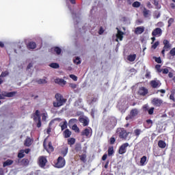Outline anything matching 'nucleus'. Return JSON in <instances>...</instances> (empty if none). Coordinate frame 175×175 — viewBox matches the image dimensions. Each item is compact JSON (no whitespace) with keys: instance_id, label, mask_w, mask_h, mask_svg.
I'll use <instances>...</instances> for the list:
<instances>
[{"instance_id":"obj_16","label":"nucleus","mask_w":175,"mask_h":175,"mask_svg":"<svg viewBox=\"0 0 175 175\" xmlns=\"http://www.w3.org/2000/svg\"><path fill=\"white\" fill-rule=\"evenodd\" d=\"M118 29V33L116 34V42H118V39L119 40L122 41V39H124V32L121 31L120 29H118V28H117Z\"/></svg>"},{"instance_id":"obj_22","label":"nucleus","mask_w":175,"mask_h":175,"mask_svg":"<svg viewBox=\"0 0 175 175\" xmlns=\"http://www.w3.org/2000/svg\"><path fill=\"white\" fill-rule=\"evenodd\" d=\"M33 121H35V122H37V128H40V126H42V120L40 118H36V116H34Z\"/></svg>"},{"instance_id":"obj_14","label":"nucleus","mask_w":175,"mask_h":175,"mask_svg":"<svg viewBox=\"0 0 175 175\" xmlns=\"http://www.w3.org/2000/svg\"><path fill=\"white\" fill-rule=\"evenodd\" d=\"M138 94L141 96H146V95H147V94H148V90H147V88H146L144 87H141L139 89Z\"/></svg>"},{"instance_id":"obj_51","label":"nucleus","mask_w":175,"mask_h":175,"mask_svg":"<svg viewBox=\"0 0 175 175\" xmlns=\"http://www.w3.org/2000/svg\"><path fill=\"white\" fill-rule=\"evenodd\" d=\"M155 68H156L157 72H159V73L162 72V69H161V65L157 64V65L155 66Z\"/></svg>"},{"instance_id":"obj_36","label":"nucleus","mask_w":175,"mask_h":175,"mask_svg":"<svg viewBox=\"0 0 175 175\" xmlns=\"http://www.w3.org/2000/svg\"><path fill=\"white\" fill-rule=\"evenodd\" d=\"M53 50H54L55 53H56V54H57V55H59V54H61V52L62 51L61 48H59L58 46H55L53 48Z\"/></svg>"},{"instance_id":"obj_50","label":"nucleus","mask_w":175,"mask_h":175,"mask_svg":"<svg viewBox=\"0 0 175 175\" xmlns=\"http://www.w3.org/2000/svg\"><path fill=\"white\" fill-rule=\"evenodd\" d=\"M109 120L111 122H113L114 125L117 124V119H116V118L111 117L109 118Z\"/></svg>"},{"instance_id":"obj_40","label":"nucleus","mask_w":175,"mask_h":175,"mask_svg":"<svg viewBox=\"0 0 175 175\" xmlns=\"http://www.w3.org/2000/svg\"><path fill=\"white\" fill-rule=\"evenodd\" d=\"M49 66L53 69H58V68H59V64L57 63H51L49 64Z\"/></svg>"},{"instance_id":"obj_6","label":"nucleus","mask_w":175,"mask_h":175,"mask_svg":"<svg viewBox=\"0 0 175 175\" xmlns=\"http://www.w3.org/2000/svg\"><path fill=\"white\" fill-rule=\"evenodd\" d=\"M40 167H44L47 163V158L46 156H40L38 161Z\"/></svg>"},{"instance_id":"obj_21","label":"nucleus","mask_w":175,"mask_h":175,"mask_svg":"<svg viewBox=\"0 0 175 175\" xmlns=\"http://www.w3.org/2000/svg\"><path fill=\"white\" fill-rule=\"evenodd\" d=\"M71 135H72V131L68 129L63 132V136L64 137H65V139H68V137H70Z\"/></svg>"},{"instance_id":"obj_56","label":"nucleus","mask_w":175,"mask_h":175,"mask_svg":"<svg viewBox=\"0 0 175 175\" xmlns=\"http://www.w3.org/2000/svg\"><path fill=\"white\" fill-rule=\"evenodd\" d=\"M70 79H73L74 81H77V77L75 75H70Z\"/></svg>"},{"instance_id":"obj_20","label":"nucleus","mask_w":175,"mask_h":175,"mask_svg":"<svg viewBox=\"0 0 175 175\" xmlns=\"http://www.w3.org/2000/svg\"><path fill=\"white\" fill-rule=\"evenodd\" d=\"M55 83L59 84V85H65L66 84V81H64L63 79H55Z\"/></svg>"},{"instance_id":"obj_8","label":"nucleus","mask_w":175,"mask_h":175,"mask_svg":"<svg viewBox=\"0 0 175 175\" xmlns=\"http://www.w3.org/2000/svg\"><path fill=\"white\" fill-rule=\"evenodd\" d=\"M16 163L20 166H28L29 165V160L28 159H23L22 160L18 159L16 161Z\"/></svg>"},{"instance_id":"obj_60","label":"nucleus","mask_w":175,"mask_h":175,"mask_svg":"<svg viewBox=\"0 0 175 175\" xmlns=\"http://www.w3.org/2000/svg\"><path fill=\"white\" fill-rule=\"evenodd\" d=\"M155 62H157V64H162V60L161 59V57H157L155 59Z\"/></svg>"},{"instance_id":"obj_30","label":"nucleus","mask_w":175,"mask_h":175,"mask_svg":"<svg viewBox=\"0 0 175 175\" xmlns=\"http://www.w3.org/2000/svg\"><path fill=\"white\" fill-rule=\"evenodd\" d=\"M59 126L61 127L62 131H64V129L68 128V122L64 121L63 123H60Z\"/></svg>"},{"instance_id":"obj_24","label":"nucleus","mask_w":175,"mask_h":175,"mask_svg":"<svg viewBox=\"0 0 175 175\" xmlns=\"http://www.w3.org/2000/svg\"><path fill=\"white\" fill-rule=\"evenodd\" d=\"M136 59V54H131L127 56V60L129 61V62H133Z\"/></svg>"},{"instance_id":"obj_26","label":"nucleus","mask_w":175,"mask_h":175,"mask_svg":"<svg viewBox=\"0 0 175 175\" xmlns=\"http://www.w3.org/2000/svg\"><path fill=\"white\" fill-rule=\"evenodd\" d=\"M77 119L76 118H72V119H70L69 121H68V125L69 126H73V125H76L77 124Z\"/></svg>"},{"instance_id":"obj_7","label":"nucleus","mask_w":175,"mask_h":175,"mask_svg":"<svg viewBox=\"0 0 175 175\" xmlns=\"http://www.w3.org/2000/svg\"><path fill=\"white\" fill-rule=\"evenodd\" d=\"M81 136H85L88 139H90L92 136V129L91 127L85 129L81 132Z\"/></svg>"},{"instance_id":"obj_43","label":"nucleus","mask_w":175,"mask_h":175,"mask_svg":"<svg viewBox=\"0 0 175 175\" xmlns=\"http://www.w3.org/2000/svg\"><path fill=\"white\" fill-rule=\"evenodd\" d=\"M25 157V154H24V150H21V152L18 153V158L21 159V158H24Z\"/></svg>"},{"instance_id":"obj_45","label":"nucleus","mask_w":175,"mask_h":175,"mask_svg":"<svg viewBox=\"0 0 175 175\" xmlns=\"http://www.w3.org/2000/svg\"><path fill=\"white\" fill-rule=\"evenodd\" d=\"M6 76H9V71L2 72L0 75V77H6Z\"/></svg>"},{"instance_id":"obj_3","label":"nucleus","mask_w":175,"mask_h":175,"mask_svg":"<svg viewBox=\"0 0 175 175\" xmlns=\"http://www.w3.org/2000/svg\"><path fill=\"white\" fill-rule=\"evenodd\" d=\"M17 95V92H6L3 91L0 94V99H5V98H14ZM1 105V100H0Z\"/></svg>"},{"instance_id":"obj_13","label":"nucleus","mask_w":175,"mask_h":175,"mask_svg":"<svg viewBox=\"0 0 175 175\" xmlns=\"http://www.w3.org/2000/svg\"><path fill=\"white\" fill-rule=\"evenodd\" d=\"M152 36H162V29L157 27L154 29L152 32Z\"/></svg>"},{"instance_id":"obj_62","label":"nucleus","mask_w":175,"mask_h":175,"mask_svg":"<svg viewBox=\"0 0 175 175\" xmlns=\"http://www.w3.org/2000/svg\"><path fill=\"white\" fill-rule=\"evenodd\" d=\"M42 121H46V120H47V116H46V113L42 114Z\"/></svg>"},{"instance_id":"obj_17","label":"nucleus","mask_w":175,"mask_h":175,"mask_svg":"<svg viewBox=\"0 0 175 175\" xmlns=\"http://www.w3.org/2000/svg\"><path fill=\"white\" fill-rule=\"evenodd\" d=\"M163 49L164 50H165V51H169L170 49L172 47V44H170V43L169 42V40H163Z\"/></svg>"},{"instance_id":"obj_27","label":"nucleus","mask_w":175,"mask_h":175,"mask_svg":"<svg viewBox=\"0 0 175 175\" xmlns=\"http://www.w3.org/2000/svg\"><path fill=\"white\" fill-rule=\"evenodd\" d=\"M146 124H145V128H147V129H148V128H151V126H152V120H151L150 119L146 120Z\"/></svg>"},{"instance_id":"obj_15","label":"nucleus","mask_w":175,"mask_h":175,"mask_svg":"<svg viewBox=\"0 0 175 175\" xmlns=\"http://www.w3.org/2000/svg\"><path fill=\"white\" fill-rule=\"evenodd\" d=\"M79 122L83 124V126H88L90 124V120L88 118L81 117L79 118Z\"/></svg>"},{"instance_id":"obj_54","label":"nucleus","mask_w":175,"mask_h":175,"mask_svg":"<svg viewBox=\"0 0 175 175\" xmlns=\"http://www.w3.org/2000/svg\"><path fill=\"white\" fill-rule=\"evenodd\" d=\"M116 143V138L114 137H111L109 139V144H114Z\"/></svg>"},{"instance_id":"obj_12","label":"nucleus","mask_w":175,"mask_h":175,"mask_svg":"<svg viewBox=\"0 0 175 175\" xmlns=\"http://www.w3.org/2000/svg\"><path fill=\"white\" fill-rule=\"evenodd\" d=\"M163 103V101L160 99V98H154L152 100V104L154 105V106H157V107H159V106H161V105Z\"/></svg>"},{"instance_id":"obj_37","label":"nucleus","mask_w":175,"mask_h":175,"mask_svg":"<svg viewBox=\"0 0 175 175\" xmlns=\"http://www.w3.org/2000/svg\"><path fill=\"white\" fill-rule=\"evenodd\" d=\"M75 150L76 151V152L81 151V144H77L75 147Z\"/></svg>"},{"instance_id":"obj_57","label":"nucleus","mask_w":175,"mask_h":175,"mask_svg":"<svg viewBox=\"0 0 175 175\" xmlns=\"http://www.w3.org/2000/svg\"><path fill=\"white\" fill-rule=\"evenodd\" d=\"M170 99L174 102H175L174 93H172L170 96Z\"/></svg>"},{"instance_id":"obj_5","label":"nucleus","mask_w":175,"mask_h":175,"mask_svg":"<svg viewBox=\"0 0 175 175\" xmlns=\"http://www.w3.org/2000/svg\"><path fill=\"white\" fill-rule=\"evenodd\" d=\"M66 162L65 161V159H64V157H59L57 158V163L55 164V167H57V169H61L62 167H64V166H65Z\"/></svg>"},{"instance_id":"obj_1","label":"nucleus","mask_w":175,"mask_h":175,"mask_svg":"<svg viewBox=\"0 0 175 175\" xmlns=\"http://www.w3.org/2000/svg\"><path fill=\"white\" fill-rule=\"evenodd\" d=\"M55 98L56 101L53 103V107H61V106H64V103H66V98H64V96L59 93L55 95Z\"/></svg>"},{"instance_id":"obj_55","label":"nucleus","mask_w":175,"mask_h":175,"mask_svg":"<svg viewBox=\"0 0 175 175\" xmlns=\"http://www.w3.org/2000/svg\"><path fill=\"white\" fill-rule=\"evenodd\" d=\"M161 72H162L163 75H167V73H169V69L163 68L161 70Z\"/></svg>"},{"instance_id":"obj_58","label":"nucleus","mask_w":175,"mask_h":175,"mask_svg":"<svg viewBox=\"0 0 175 175\" xmlns=\"http://www.w3.org/2000/svg\"><path fill=\"white\" fill-rule=\"evenodd\" d=\"M103 32H105V29H103V27H100L98 31L99 35H103Z\"/></svg>"},{"instance_id":"obj_31","label":"nucleus","mask_w":175,"mask_h":175,"mask_svg":"<svg viewBox=\"0 0 175 175\" xmlns=\"http://www.w3.org/2000/svg\"><path fill=\"white\" fill-rule=\"evenodd\" d=\"M75 143H76V139L71 137L68 139V146H70V147H72Z\"/></svg>"},{"instance_id":"obj_52","label":"nucleus","mask_w":175,"mask_h":175,"mask_svg":"<svg viewBox=\"0 0 175 175\" xmlns=\"http://www.w3.org/2000/svg\"><path fill=\"white\" fill-rule=\"evenodd\" d=\"M154 108L151 107L150 109L148 110V114H150V116H152V114H154Z\"/></svg>"},{"instance_id":"obj_29","label":"nucleus","mask_w":175,"mask_h":175,"mask_svg":"<svg viewBox=\"0 0 175 175\" xmlns=\"http://www.w3.org/2000/svg\"><path fill=\"white\" fill-rule=\"evenodd\" d=\"M146 162H147V157L143 156L139 161L141 166H144V165H146Z\"/></svg>"},{"instance_id":"obj_11","label":"nucleus","mask_w":175,"mask_h":175,"mask_svg":"<svg viewBox=\"0 0 175 175\" xmlns=\"http://www.w3.org/2000/svg\"><path fill=\"white\" fill-rule=\"evenodd\" d=\"M152 88H159L161 85H162V83H161V81L159 80H152L150 83Z\"/></svg>"},{"instance_id":"obj_32","label":"nucleus","mask_w":175,"mask_h":175,"mask_svg":"<svg viewBox=\"0 0 175 175\" xmlns=\"http://www.w3.org/2000/svg\"><path fill=\"white\" fill-rule=\"evenodd\" d=\"M79 158H80V161H81V162H83V163H85V162H87V154H83L79 155Z\"/></svg>"},{"instance_id":"obj_10","label":"nucleus","mask_w":175,"mask_h":175,"mask_svg":"<svg viewBox=\"0 0 175 175\" xmlns=\"http://www.w3.org/2000/svg\"><path fill=\"white\" fill-rule=\"evenodd\" d=\"M43 146L44 150H46L47 152H53V151H54V147L53 146V144L51 143V142H49L47 148V146H46V140H44L43 142Z\"/></svg>"},{"instance_id":"obj_4","label":"nucleus","mask_w":175,"mask_h":175,"mask_svg":"<svg viewBox=\"0 0 175 175\" xmlns=\"http://www.w3.org/2000/svg\"><path fill=\"white\" fill-rule=\"evenodd\" d=\"M139 115V109L135 108L131 110L130 113L125 118L126 121L133 120L136 116Z\"/></svg>"},{"instance_id":"obj_41","label":"nucleus","mask_w":175,"mask_h":175,"mask_svg":"<svg viewBox=\"0 0 175 175\" xmlns=\"http://www.w3.org/2000/svg\"><path fill=\"white\" fill-rule=\"evenodd\" d=\"M153 5H155L156 9H161V5H159V1L158 0H154Z\"/></svg>"},{"instance_id":"obj_28","label":"nucleus","mask_w":175,"mask_h":175,"mask_svg":"<svg viewBox=\"0 0 175 175\" xmlns=\"http://www.w3.org/2000/svg\"><path fill=\"white\" fill-rule=\"evenodd\" d=\"M25 147H29L31 146V144H32V139H31V138L27 137L25 140Z\"/></svg>"},{"instance_id":"obj_44","label":"nucleus","mask_w":175,"mask_h":175,"mask_svg":"<svg viewBox=\"0 0 175 175\" xmlns=\"http://www.w3.org/2000/svg\"><path fill=\"white\" fill-rule=\"evenodd\" d=\"M74 64H77V65H80L81 64V61L80 60V57H77L75 59H74Z\"/></svg>"},{"instance_id":"obj_47","label":"nucleus","mask_w":175,"mask_h":175,"mask_svg":"<svg viewBox=\"0 0 175 175\" xmlns=\"http://www.w3.org/2000/svg\"><path fill=\"white\" fill-rule=\"evenodd\" d=\"M68 154V147H66L64 150L62 151V154L63 157H66V154Z\"/></svg>"},{"instance_id":"obj_18","label":"nucleus","mask_w":175,"mask_h":175,"mask_svg":"<svg viewBox=\"0 0 175 175\" xmlns=\"http://www.w3.org/2000/svg\"><path fill=\"white\" fill-rule=\"evenodd\" d=\"M27 47L28 50H35V49H36V42H29L27 44Z\"/></svg>"},{"instance_id":"obj_53","label":"nucleus","mask_w":175,"mask_h":175,"mask_svg":"<svg viewBox=\"0 0 175 175\" xmlns=\"http://www.w3.org/2000/svg\"><path fill=\"white\" fill-rule=\"evenodd\" d=\"M170 54L172 57H175V47L170 50Z\"/></svg>"},{"instance_id":"obj_19","label":"nucleus","mask_w":175,"mask_h":175,"mask_svg":"<svg viewBox=\"0 0 175 175\" xmlns=\"http://www.w3.org/2000/svg\"><path fill=\"white\" fill-rule=\"evenodd\" d=\"M144 32V27H138L135 29V33L136 35H142Z\"/></svg>"},{"instance_id":"obj_38","label":"nucleus","mask_w":175,"mask_h":175,"mask_svg":"<svg viewBox=\"0 0 175 175\" xmlns=\"http://www.w3.org/2000/svg\"><path fill=\"white\" fill-rule=\"evenodd\" d=\"M82 102H83V99L81 98L77 99L75 103V106H77V107H79V106H81Z\"/></svg>"},{"instance_id":"obj_23","label":"nucleus","mask_w":175,"mask_h":175,"mask_svg":"<svg viewBox=\"0 0 175 175\" xmlns=\"http://www.w3.org/2000/svg\"><path fill=\"white\" fill-rule=\"evenodd\" d=\"M13 160L7 159L3 163V167H6V166H10L13 165Z\"/></svg>"},{"instance_id":"obj_49","label":"nucleus","mask_w":175,"mask_h":175,"mask_svg":"<svg viewBox=\"0 0 175 175\" xmlns=\"http://www.w3.org/2000/svg\"><path fill=\"white\" fill-rule=\"evenodd\" d=\"M174 23V18H170L168 20V27H172V24H173Z\"/></svg>"},{"instance_id":"obj_25","label":"nucleus","mask_w":175,"mask_h":175,"mask_svg":"<svg viewBox=\"0 0 175 175\" xmlns=\"http://www.w3.org/2000/svg\"><path fill=\"white\" fill-rule=\"evenodd\" d=\"M158 146L159 148H166V142L163 140H159L158 142Z\"/></svg>"},{"instance_id":"obj_2","label":"nucleus","mask_w":175,"mask_h":175,"mask_svg":"<svg viewBox=\"0 0 175 175\" xmlns=\"http://www.w3.org/2000/svg\"><path fill=\"white\" fill-rule=\"evenodd\" d=\"M116 133L118 135L120 139H122V140H126L128 136H129V132H127L126 130L124 128H118L116 130Z\"/></svg>"},{"instance_id":"obj_33","label":"nucleus","mask_w":175,"mask_h":175,"mask_svg":"<svg viewBox=\"0 0 175 175\" xmlns=\"http://www.w3.org/2000/svg\"><path fill=\"white\" fill-rule=\"evenodd\" d=\"M143 15H144V17L147 18V17H148V16H150V10H147V8H144V10H143Z\"/></svg>"},{"instance_id":"obj_63","label":"nucleus","mask_w":175,"mask_h":175,"mask_svg":"<svg viewBox=\"0 0 175 175\" xmlns=\"http://www.w3.org/2000/svg\"><path fill=\"white\" fill-rule=\"evenodd\" d=\"M106 159H107V154H103L102 157V161H106Z\"/></svg>"},{"instance_id":"obj_42","label":"nucleus","mask_w":175,"mask_h":175,"mask_svg":"<svg viewBox=\"0 0 175 175\" xmlns=\"http://www.w3.org/2000/svg\"><path fill=\"white\" fill-rule=\"evenodd\" d=\"M142 3H140V2L139 1H135L134 3H133L132 6L133 8H140Z\"/></svg>"},{"instance_id":"obj_48","label":"nucleus","mask_w":175,"mask_h":175,"mask_svg":"<svg viewBox=\"0 0 175 175\" xmlns=\"http://www.w3.org/2000/svg\"><path fill=\"white\" fill-rule=\"evenodd\" d=\"M158 46H159V41H157L154 43V44L152 45V49H153V50H155V49H157Z\"/></svg>"},{"instance_id":"obj_61","label":"nucleus","mask_w":175,"mask_h":175,"mask_svg":"<svg viewBox=\"0 0 175 175\" xmlns=\"http://www.w3.org/2000/svg\"><path fill=\"white\" fill-rule=\"evenodd\" d=\"M143 110H144V111H148V105H144L143 106Z\"/></svg>"},{"instance_id":"obj_9","label":"nucleus","mask_w":175,"mask_h":175,"mask_svg":"<svg viewBox=\"0 0 175 175\" xmlns=\"http://www.w3.org/2000/svg\"><path fill=\"white\" fill-rule=\"evenodd\" d=\"M127 147H129V144L126 142L121 145V146L119 148L118 153L120 155H122L123 154H125L126 152V148Z\"/></svg>"},{"instance_id":"obj_46","label":"nucleus","mask_w":175,"mask_h":175,"mask_svg":"<svg viewBox=\"0 0 175 175\" xmlns=\"http://www.w3.org/2000/svg\"><path fill=\"white\" fill-rule=\"evenodd\" d=\"M134 133L135 134V136H139L140 133H142V130L137 129L134 131Z\"/></svg>"},{"instance_id":"obj_39","label":"nucleus","mask_w":175,"mask_h":175,"mask_svg":"<svg viewBox=\"0 0 175 175\" xmlns=\"http://www.w3.org/2000/svg\"><path fill=\"white\" fill-rule=\"evenodd\" d=\"M72 126V131H75V132H77V133H80V129H79V126H77V124H74Z\"/></svg>"},{"instance_id":"obj_35","label":"nucleus","mask_w":175,"mask_h":175,"mask_svg":"<svg viewBox=\"0 0 175 175\" xmlns=\"http://www.w3.org/2000/svg\"><path fill=\"white\" fill-rule=\"evenodd\" d=\"M114 154V148L113 146L109 147L108 148V155L109 157H111Z\"/></svg>"},{"instance_id":"obj_64","label":"nucleus","mask_w":175,"mask_h":175,"mask_svg":"<svg viewBox=\"0 0 175 175\" xmlns=\"http://www.w3.org/2000/svg\"><path fill=\"white\" fill-rule=\"evenodd\" d=\"M32 66H33V64H32V63H29L27 67V69L29 70L32 68Z\"/></svg>"},{"instance_id":"obj_34","label":"nucleus","mask_w":175,"mask_h":175,"mask_svg":"<svg viewBox=\"0 0 175 175\" xmlns=\"http://www.w3.org/2000/svg\"><path fill=\"white\" fill-rule=\"evenodd\" d=\"M46 79L47 78L45 77V79H40L36 81V83H38V84H47V80H46Z\"/></svg>"},{"instance_id":"obj_59","label":"nucleus","mask_w":175,"mask_h":175,"mask_svg":"<svg viewBox=\"0 0 175 175\" xmlns=\"http://www.w3.org/2000/svg\"><path fill=\"white\" fill-rule=\"evenodd\" d=\"M35 116L36 118H40V114L39 110L36 111Z\"/></svg>"}]
</instances>
